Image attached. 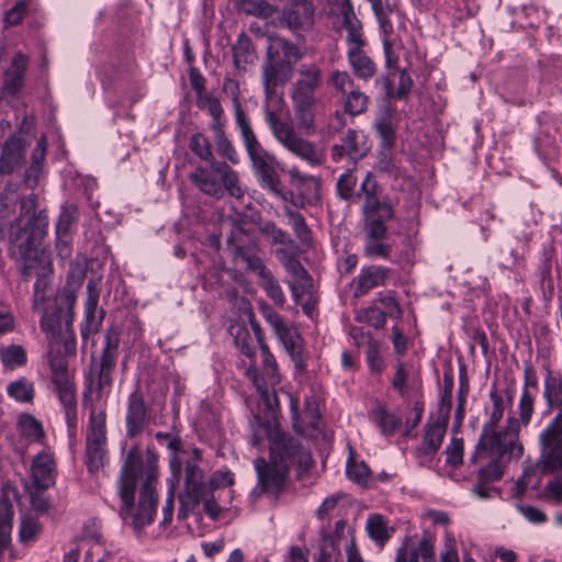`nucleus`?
Here are the masks:
<instances>
[{
	"instance_id": "a18cd8bd",
	"label": "nucleus",
	"mask_w": 562,
	"mask_h": 562,
	"mask_svg": "<svg viewBox=\"0 0 562 562\" xmlns=\"http://www.w3.org/2000/svg\"><path fill=\"white\" fill-rule=\"evenodd\" d=\"M285 215L289 220V225L292 227L295 236L302 244H310L312 237H311V231L305 222L304 216L292 209L285 210Z\"/></svg>"
},
{
	"instance_id": "e2e57ef3",
	"label": "nucleus",
	"mask_w": 562,
	"mask_h": 562,
	"mask_svg": "<svg viewBox=\"0 0 562 562\" xmlns=\"http://www.w3.org/2000/svg\"><path fill=\"white\" fill-rule=\"evenodd\" d=\"M262 359V370L271 383L279 382L278 363L274 356L270 352L268 346L260 348Z\"/></svg>"
},
{
	"instance_id": "bf43d9fd",
	"label": "nucleus",
	"mask_w": 562,
	"mask_h": 562,
	"mask_svg": "<svg viewBox=\"0 0 562 562\" xmlns=\"http://www.w3.org/2000/svg\"><path fill=\"white\" fill-rule=\"evenodd\" d=\"M27 493L30 495V502L32 508L40 513L45 514L49 509V501L46 496V491L48 488L35 487V485H27Z\"/></svg>"
},
{
	"instance_id": "052dcab7",
	"label": "nucleus",
	"mask_w": 562,
	"mask_h": 562,
	"mask_svg": "<svg viewBox=\"0 0 562 562\" xmlns=\"http://www.w3.org/2000/svg\"><path fill=\"white\" fill-rule=\"evenodd\" d=\"M535 394L531 391H522L518 404L519 426H527L533 414Z\"/></svg>"
},
{
	"instance_id": "6ab92c4d",
	"label": "nucleus",
	"mask_w": 562,
	"mask_h": 562,
	"mask_svg": "<svg viewBox=\"0 0 562 562\" xmlns=\"http://www.w3.org/2000/svg\"><path fill=\"white\" fill-rule=\"evenodd\" d=\"M337 10L338 29H345L347 31L346 42L349 46L348 49L363 47L366 45V41L362 34V25L356 16L351 1L341 0Z\"/></svg>"
},
{
	"instance_id": "774afa93",
	"label": "nucleus",
	"mask_w": 562,
	"mask_h": 562,
	"mask_svg": "<svg viewBox=\"0 0 562 562\" xmlns=\"http://www.w3.org/2000/svg\"><path fill=\"white\" fill-rule=\"evenodd\" d=\"M198 105L205 109L212 119H218L224 114L223 106L217 98L204 94L198 98Z\"/></svg>"
},
{
	"instance_id": "9b49d317",
	"label": "nucleus",
	"mask_w": 562,
	"mask_h": 562,
	"mask_svg": "<svg viewBox=\"0 0 562 562\" xmlns=\"http://www.w3.org/2000/svg\"><path fill=\"white\" fill-rule=\"evenodd\" d=\"M362 189L366 193V201L361 205V213L366 220V240L384 239L387 234L385 223L394 216V211L387 201L373 196L372 186L364 182Z\"/></svg>"
},
{
	"instance_id": "37998d69",
	"label": "nucleus",
	"mask_w": 562,
	"mask_h": 562,
	"mask_svg": "<svg viewBox=\"0 0 562 562\" xmlns=\"http://www.w3.org/2000/svg\"><path fill=\"white\" fill-rule=\"evenodd\" d=\"M327 85L341 98L357 87L353 78L345 70H333L328 76Z\"/></svg>"
},
{
	"instance_id": "4468645a",
	"label": "nucleus",
	"mask_w": 562,
	"mask_h": 562,
	"mask_svg": "<svg viewBox=\"0 0 562 562\" xmlns=\"http://www.w3.org/2000/svg\"><path fill=\"white\" fill-rule=\"evenodd\" d=\"M140 465L142 459L130 452L121 470L119 493L122 499V506L120 508V516L124 520H126L134 510L136 479Z\"/></svg>"
},
{
	"instance_id": "ea45409f",
	"label": "nucleus",
	"mask_w": 562,
	"mask_h": 562,
	"mask_svg": "<svg viewBox=\"0 0 562 562\" xmlns=\"http://www.w3.org/2000/svg\"><path fill=\"white\" fill-rule=\"evenodd\" d=\"M344 99V110L351 116L360 115L368 110L369 97L360 91L358 87L350 90Z\"/></svg>"
},
{
	"instance_id": "2f4dec72",
	"label": "nucleus",
	"mask_w": 562,
	"mask_h": 562,
	"mask_svg": "<svg viewBox=\"0 0 562 562\" xmlns=\"http://www.w3.org/2000/svg\"><path fill=\"white\" fill-rule=\"evenodd\" d=\"M234 65L239 70H245L246 66L252 64L257 58L254 44L246 33H240L232 47Z\"/></svg>"
},
{
	"instance_id": "f03ea898",
	"label": "nucleus",
	"mask_w": 562,
	"mask_h": 562,
	"mask_svg": "<svg viewBox=\"0 0 562 562\" xmlns=\"http://www.w3.org/2000/svg\"><path fill=\"white\" fill-rule=\"evenodd\" d=\"M490 400L492 402L490 417L484 423L475 450L469 459V464L479 465L472 491L481 498L490 497V484L503 477L510 459H518L524 453V447L518 441L517 418L509 417L505 429L496 430L505 411L503 396L496 387L491 390Z\"/></svg>"
},
{
	"instance_id": "58836bf2",
	"label": "nucleus",
	"mask_w": 562,
	"mask_h": 562,
	"mask_svg": "<svg viewBox=\"0 0 562 562\" xmlns=\"http://www.w3.org/2000/svg\"><path fill=\"white\" fill-rule=\"evenodd\" d=\"M0 360L3 368L14 370L27 362V355L21 345H10L0 350Z\"/></svg>"
},
{
	"instance_id": "9d476101",
	"label": "nucleus",
	"mask_w": 562,
	"mask_h": 562,
	"mask_svg": "<svg viewBox=\"0 0 562 562\" xmlns=\"http://www.w3.org/2000/svg\"><path fill=\"white\" fill-rule=\"evenodd\" d=\"M270 459L290 470L292 465L301 471L308 470L312 457L302 442L294 436L274 429L269 435Z\"/></svg>"
},
{
	"instance_id": "6e6d98bb",
	"label": "nucleus",
	"mask_w": 562,
	"mask_h": 562,
	"mask_svg": "<svg viewBox=\"0 0 562 562\" xmlns=\"http://www.w3.org/2000/svg\"><path fill=\"white\" fill-rule=\"evenodd\" d=\"M236 258H239L243 262H245L247 270L255 273L259 280L271 272L266 267L261 258L247 251H243L240 248H237Z\"/></svg>"
},
{
	"instance_id": "473e14b6",
	"label": "nucleus",
	"mask_w": 562,
	"mask_h": 562,
	"mask_svg": "<svg viewBox=\"0 0 562 562\" xmlns=\"http://www.w3.org/2000/svg\"><path fill=\"white\" fill-rule=\"evenodd\" d=\"M13 505L7 495L0 497V557L11 542Z\"/></svg>"
},
{
	"instance_id": "09e8293b",
	"label": "nucleus",
	"mask_w": 562,
	"mask_h": 562,
	"mask_svg": "<svg viewBox=\"0 0 562 562\" xmlns=\"http://www.w3.org/2000/svg\"><path fill=\"white\" fill-rule=\"evenodd\" d=\"M189 148L195 156H198L200 159L204 161L212 162L213 160H215L210 140L202 133H194L190 137Z\"/></svg>"
},
{
	"instance_id": "20e7f679",
	"label": "nucleus",
	"mask_w": 562,
	"mask_h": 562,
	"mask_svg": "<svg viewBox=\"0 0 562 562\" xmlns=\"http://www.w3.org/2000/svg\"><path fill=\"white\" fill-rule=\"evenodd\" d=\"M323 85V72L316 64H302L292 83L290 98L297 128L307 135L315 131L316 92Z\"/></svg>"
},
{
	"instance_id": "7c9ffc66",
	"label": "nucleus",
	"mask_w": 562,
	"mask_h": 562,
	"mask_svg": "<svg viewBox=\"0 0 562 562\" xmlns=\"http://www.w3.org/2000/svg\"><path fill=\"white\" fill-rule=\"evenodd\" d=\"M366 529L371 540L383 548L391 539L395 529L389 527L386 519L381 514H372L368 517Z\"/></svg>"
},
{
	"instance_id": "0eeeda50",
	"label": "nucleus",
	"mask_w": 562,
	"mask_h": 562,
	"mask_svg": "<svg viewBox=\"0 0 562 562\" xmlns=\"http://www.w3.org/2000/svg\"><path fill=\"white\" fill-rule=\"evenodd\" d=\"M189 179L201 192L217 200L225 192L236 200L245 195L237 172L224 161L213 160L209 167H196Z\"/></svg>"
},
{
	"instance_id": "3c124183",
	"label": "nucleus",
	"mask_w": 562,
	"mask_h": 562,
	"mask_svg": "<svg viewBox=\"0 0 562 562\" xmlns=\"http://www.w3.org/2000/svg\"><path fill=\"white\" fill-rule=\"evenodd\" d=\"M259 285L265 290L268 297L272 300L276 305L282 306L285 303L284 293L272 272L260 279Z\"/></svg>"
},
{
	"instance_id": "7ed1b4c3",
	"label": "nucleus",
	"mask_w": 562,
	"mask_h": 562,
	"mask_svg": "<svg viewBox=\"0 0 562 562\" xmlns=\"http://www.w3.org/2000/svg\"><path fill=\"white\" fill-rule=\"evenodd\" d=\"M36 200L35 194L21 200V214L10 233V254L24 281L53 274L52 258L42 248L47 234L48 216L45 211L36 212Z\"/></svg>"
},
{
	"instance_id": "412c9836",
	"label": "nucleus",
	"mask_w": 562,
	"mask_h": 562,
	"mask_svg": "<svg viewBox=\"0 0 562 562\" xmlns=\"http://www.w3.org/2000/svg\"><path fill=\"white\" fill-rule=\"evenodd\" d=\"M79 209L74 203H65L56 223V240L59 252L69 254L71 236L76 231L79 221Z\"/></svg>"
},
{
	"instance_id": "c03bdc74",
	"label": "nucleus",
	"mask_w": 562,
	"mask_h": 562,
	"mask_svg": "<svg viewBox=\"0 0 562 562\" xmlns=\"http://www.w3.org/2000/svg\"><path fill=\"white\" fill-rule=\"evenodd\" d=\"M374 418L384 436L394 435L402 425V419L395 414L387 412L384 406H379L374 411Z\"/></svg>"
},
{
	"instance_id": "69168bd1",
	"label": "nucleus",
	"mask_w": 562,
	"mask_h": 562,
	"mask_svg": "<svg viewBox=\"0 0 562 562\" xmlns=\"http://www.w3.org/2000/svg\"><path fill=\"white\" fill-rule=\"evenodd\" d=\"M52 281V276L37 278L33 291V308L40 310L47 299V291Z\"/></svg>"
},
{
	"instance_id": "680f3d73",
	"label": "nucleus",
	"mask_w": 562,
	"mask_h": 562,
	"mask_svg": "<svg viewBox=\"0 0 562 562\" xmlns=\"http://www.w3.org/2000/svg\"><path fill=\"white\" fill-rule=\"evenodd\" d=\"M383 239H367L363 247V255L369 258L386 259L391 255V246L383 243Z\"/></svg>"
},
{
	"instance_id": "f257e3e1",
	"label": "nucleus",
	"mask_w": 562,
	"mask_h": 562,
	"mask_svg": "<svg viewBox=\"0 0 562 562\" xmlns=\"http://www.w3.org/2000/svg\"><path fill=\"white\" fill-rule=\"evenodd\" d=\"M304 56L299 45L283 37L272 38L261 65L265 92L263 117L274 139L289 153L312 167L323 164V155L315 143L302 137L293 124L281 116L283 94L278 87L289 82L294 65Z\"/></svg>"
},
{
	"instance_id": "5fc2aeb1",
	"label": "nucleus",
	"mask_w": 562,
	"mask_h": 562,
	"mask_svg": "<svg viewBox=\"0 0 562 562\" xmlns=\"http://www.w3.org/2000/svg\"><path fill=\"white\" fill-rule=\"evenodd\" d=\"M464 443L462 438L452 437L445 449L446 463L453 469L463 463Z\"/></svg>"
},
{
	"instance_id": "4d7b16f0",
	"label": "nucleus",
	"mask_w": 562,
	"mask_h": 562,
	"mask_svg": "<svg viewBox=\"0 0 562 562\" xmlns=\"http://www.w3.org/2000/svg\"><path fill=\"white\" fill-rule=\"evenodd\" d=\"M182 442L181 439L177 436H172L167 441V448L171 451V456L169 459V467L172 474V481H176L177 483L180 481L181 471H182V463L178 456V452L181 450Z\"/></svg>"
},
{
	"instance_id": "49530a36",
	"label": "nucleus",
	"mask_w": 562,
	"mask_h": 562,
	"mask_svg": "<svg viewBox=\"0 0 562 562\" xmlns=\"http://www.w3.org/2000/svg\"><path fill=\"white\" fill-rule=\"evenodd\" d=\"M373 13L378 20L379 29L382 34H392L393 33V24L390 20V15L393 12L392 7L386 2L383 3L382 0H372L370 1Z\"/></svg>"
},
{
	"instance_id": "b1692460",
	"label": "nucleus",
	"mask_w": 562,
	"mask_h": 562,
	"mask_svg": "<svg viewBox=\"0 0 562 562\" xmlns=\"http://www.w3.org/2000/svg\"><path fill=\"white\" fill-rule=\"evenodd\" d=\"M391 270L382 266H367L361 268L360 273L353 279L351 288L353 297H361L372 289L385 285Z\"/></svg>"
},
{
	"instance_id": "0e129e2a",
	"label": "nucleus",
	"mask_w": 562,
	"mask_h": 562,
	"mask_svg": "<svg viewBox=\"0 0 562 562\" xmlns=\"http://www.w3.org/2000/svg\"><path fill=\"white\" fill-rule=\"evenodd\" d=\"M277 337L290 357H294L295 355L297 356V353L302 352V347L300 345L301 337L295 330L289 327Z\"/></svg>"
},
{
	"instance_id": "a878e982",
	"label": "nucleus",
	"mask_w": 562,
	"mask_h": 562,
	"mask_svg": "<svg viewBox=\"0 0 562 562\" xmlns=\"http://www.w3.org/2000/svg\"><path fill=\"white\" fill-rule=\"evenodd\" d=\"M32 481L30 485L49 488L56 481V462L48 452H40L33 458L31 465Z\"/></svg>"
},
{
	"instance_id": "4be33fe9",
	"label": "nucleus",
	"mask_w": 562,
	"mask_h": 562,
	"mask_svg": "<svg viewBox=\"0 0 562 562\" xmlns=\"http://www.w3.org/2000/svg\"><path fill=\"white\" fill-rule=\"evenodd\" d=\"M100 290L93 280L87 284V299L85 303V321L80 325L82 339L87 340L91 335L97 334L101 327L104 317V311L100 310V316L97 317Z\"/></svg>"
},
{
	"instance_id": "ddd939ff",
	"label": "nucleus",
	"mask_w": 562,
	"mask_h": 562,
	"mask_svg": "<svg viewBox=\"0 0 562 562\" xmlns=\"http://www.w3.org/2000/svg\"><path fill=\"white\" fill-rule=\"evenodd\" d=\"M543 397L549 408H557L559 412L549 426L542 431L550 436L553 442L562 438V378L553 375L551 370H547V376L543 383Z\"/></svg>"
},
{
	"instance_id": "393cba45",
	"label": "nucleus",
	"mask_w": 562,
	"mask_h": 562,
	"mask_svg": "<svg viewBox=\"0 0 562 562\" xmlns=\"http://www.w3.org/2000/svg\"><path fill=\"white\" fill-rule=\"evenodd\" d=\"M449 422L437 418L425 425V434L420 445L416 449L418 458L432 459L437 451L440 449Z\"/></svg>"
},
{
	"instance_id": "a211bd4d",
	"label": "nucleus",
	"mask_w": 562,
	"mask_h": 562,
	"mask_svg": "<svg viewBox=\"0 0 562 562\" xmlns=\"http://www.w3.org/2000/svg\"><path fill=\"white\" fill-rule=\"evenodd\" d=\"M369 150L370 147L367 144L366 136L357 130L349 128L341 137L340 143L333 145L331 158L335 161H339L347 157L349 161L356 164L361 160Z\"/></svg>"
},
{
	"instance_id": "f3484780",
	"label": "nucleus",
	"mask_w": 562,
	"mask_h": 562,
	"mask_svg": "<svg viewBox=\"0 0 562 562\" xmlns=\"http://www.w3.org/2000/svg\"><path fill=\"white\" fill-rule=\"evenodd\" d=\"M157 502L156 477L148 474L140 488L137 510L136 513L132 512L128 516L132 518V525L135 529L142 530L154 521Z\"/></svg>"
},
{
	"instance_id": "c9c22d12",
	"label": "nucleus",
	"mask_w": 562,
	"mask_h": 562,
	"mask_svg": "<svg viewBox=\"0 0 562 562\" xmlns=\"http://www.w3.org/2000/svg\"><path fill=\"white\" fill-rule=\"evenodd\" d=\"M26 66L27 57L22 53H16L13 57L11 68L7 74L5 88L9 92L15 93L22 87Z\"/></svg>"
},
{
	"instance_id": "dca6fc26",
	"label": "nucleus",
	"mask_w": 562,
	"mask_h": 562,
	"mask_svg": "<svg viewBox=\"0 0 562 562\" xmlns=\"http://www.w3.org/2000/svg\"><path fill=\"white\" fill-rule=\"evenodd\" d=\"M254 467L261 492L273 495L279 494L288 480L289 470L286 465H281L271 459L267 461L263 458H257L254 461Z\"/></svg>"
},
{
	"instance_id": "f704fd0d",
	"label": "nucleus",
	"mask_w": 562,
	"mask_h": 562,
	"mask_svg": "<svg viewBox=\"0 0 562 562\" xmlns=\"http://www.w3.org/2000/svg\"><path fill=\"white\" fill-rule=\"evenodd\" d=\"M392 386L397 391L401 397H405L407 395L408 389L416 391L422 390L423 382L419 375L411 379L409 372L407 371L405 364L398 363L392 379Z\"/></svg>"
},
{
	"instance_id": "603ef678",
	"label": "nucleus",
	"mask_w": 562,
	"mask_h": 562,
	"mask_svg": "<svg viewBox=\"0 0 562 562\" xmlns=\"http://www.w3.org/2000/svg\"><path fill=\"white\" fill-rule=\"evenodd\" d=\"M383 82L387 95L398 100L405 99L413 87V80L405 69L400 71L398 86L394 92H392V82L389 78H384Z\"/></svg>"
},
{
	"instance_id": "6e6552de",
	"label": "nucleus",
	"mask_w": 562,
	"mask_h": 562,
	"mask_svg": "<svg viewBox=\"0 0 562 562\" xmlns=\"http://www.w3.org/2000/svg\"><path fill=\"white\" fill-rule=\"evenodd\" d=\"M541 456L536 463H529L524 467L521 476L516 482V488L519 494H524L528 488L538 490L541 485L542 476L553 473L562 468V438L553 442L550 436L540 434Z\"/></svg>"
},
{
	"instance_id": "e433bc0d",
	"label": "nucleus",
	"mask_w": 562,
	"mask_h": 562,
	"mask_svg": "<svg viewBox=\"0 0 562 562\" xmlns=\"http://www.w3.org/2000/svg\"><path fill=\"white\" fill-rule=\"evenodd\" d=\"M87 437H106V411L103 405L89 407Z\"/></svg>"
},
{
	"instance_id": "39448f33",
	"label": "nucleus",
	"mask_w": 562,
	"mask_h": 562,
	"mask_svg": "<svg viewBox=\"0 0 562 562\" xmlns=\"http://www.w3.org/2000/svg\"><path fill=\"white\" fill-rule=\"evenodd\" d=\"M76 294L72 291H60L47 306L37 310L42 312L40 326L45 333L50 346L63 344L66 351L75 348L74 307Z\"/></svg>"
},
{
	"instance_id": "f8f14e48",
	"label": "nucleus",
	"mask_w": 562,
	"mask_h": 562,
	"mask_svg": "<svg viewBox=\"0 0 562 562\" xmlns=\"http://www.w3.org/2000/svg\"><path fill=\"white\" fill-rule=\"evenodd\" d=\"M121 342V331L117 327L111 326L104 335V345L101 351L100 360L95 363L94 372L97 374L98 389L103 390L112 385V374L116 367L119 358V347Z\"/></svg>"
},
{
	"instance_id": "aec40b11",
	"label": "nucleus",
	"mask_w": 562,
	"mask_h": 562,
	"mask_svg": "<svg viewBox=\"0 0 562 562\" xmlns=\"http://www.w3.org/2000/svg\"><path fill=\"white\" fill-rule=\"evenodd\" d=\"M364 182L369 186H372V192L373 196H378V183L374 180L371 172H368L362 180L359 189H357L358 186V179L357 177L351 172L347 171L339 176L337 183H336V192L337 195L351 204L359 203L362 200V203L366 201V193L362 189L364 186Z\"/></svg>"
},
{
	"instance_id": "c85d7f7f",
	"label": "nucleus",
	"mask_w": 562,
	"mask_h": 562,
	"mask_svg": "<svg viewBox=\"0 0 562 562\" xmlns=\"http://www.w3.org/2000/svg\"><path fill=\"white\" fill-rule=\"evenodd\" d=\"M348 63L352 69L353 75L368 81L373 78L376 74L375 63L366 54L363 47L356 49H348L347 52Z\"/></svg>"
},
{
	"instance_id": "1a4fd4ad",
	"label": "nucleus",
	"mask_w": 562,
	"mask_h": 562,
	"mask_svg": "<svg viewBox=\"0 0 562 562\" xmlns=\"http://www.w3.org/2000/svg\"><path fill=\"white\" fill-rule=\"evenodd\" d=\"M49 367L52 382L64 407L65 420L69 437H76L78 427V413L75 384L70 379L66 359L59 353L49 351Z\"/></svg>"
},
{
	"instance_id": "79ce46f5",
	"label": "nucleus",
	"mask_w": 562,
	"mask_h": 562,
	"mask_svg": "<svg viewBox=\"0 0 562 562\" xmlns=\"http://www.w3.org/2000/svg\"><path fill=\"white\" fill-rule=\"evenodd\" d=\"M7 393L16 402L31 403L34 398L35 391L33 383L26 378H20L7 386Z\"/></svg>"
},
{
	"instance_id": "bb28decb",
	"label": "nucleus",
	"mask_w": 562,
	"mask_h": 562,
	"mask_svg": "<svg viewBox=\"0 0 562 562\" xmlns=\"http://www.w3.org/2000/svg\"><path fill=\"white\" fill-rule=\"evenodd\" d=\"M25 157V142L21 137H9L0 156V175H10L21 166Z\"/></svg>"
},
{
	"instance_id": "338daca9",
	"label": "nucleus",
	"mask_w": 562,
	"mask_h": 562,
	"mask_svg": "<svg viewBox=\"0 0 562 562\" xmlns=\"http://www.w3.org/2000/svg\"><path fill=\"white\" fill-rule=\"evenodd\" d=\"M247 375L252 381L257 390L261 394V398L267 403V405L271 406V401L277 402V395L274 393H270L266 386L265 380L259 375L258 369L256 367H249L247 370Z\"/></svg>"
},
{
	"instance_id": "8fccbe9b",
	"label": "nucleus",
	"mask_w": 562,
	"mask_h": 562,
	"mask_svg": "<svg viewBox=\"0 0 562 562\" xmlns=\"http://www.w3.org/2000/svg\"><path fill=\"white\" fill-rule=\"evenodd\" d=\"M238 9L248 15L268 18L272 14V7L266 0H236Z\"/></svg>"
},
{
	"instance_id": "de8ad7c7",
	"label": "nucleus",
	"mask_w": 562,
	"mask_h": 562,
	"mask_svg": "<svg viewBox=\"0 0 562 562\" xmlns=\"http://www.w3.org/2000/svg\"><path fill=\"white\" fill-rule=\"evenodd\" d=\"M349 480L359 485L367 486L370 481V469L364 461L357 462L352 456L349 457L346 465Z\"/></svg>"
},
{
	"instance_id": "423d86ee",
	"label": "nucleus",
	"mask_w": 562,
	"mask_h": 562,
	"mask_svg": "<svg viewBox=\"0 0 562 562\" xmlns=\"http://www.w3.org/2000/svg\"><path fill=\"white\" fill-rule=\"evenodd\" d=\"M234 112L243 144L251 160L255 176L260 186L276 194H281V190L279 189L280 179L272 165L273 157L259 143L251 128L250 121L237 98L234 99Z\"/></svg>"
},
{
	"instance_id": "a19ab883",
	"label": "nucleus",
	"mask_w": 562,
	"mask_h": 562,
	"mask_svg": "<svg viewBox=\"0 0 562 562\" xmlns=\"http://www.w3.org/2000/svg\"><path fill=\"white\" fill-rule=\"evenodd\" d=\"M284 269L294 279V282H289V286L294 300L297 302L301 295L300 286L303 288L308 282V273L297 258L288 262Z\"/></svg>"
},
{
	"instance_id": "c756f323",
	"label": "nucleus",
	"mask_w": 562,
	"mask_h": 562,
	"mask_svg": "<svg viewBox=\"0 0 562 562\" xmlns=\"http://www.w3.org/2000/svg\"><path fill=\"white\" fill-rule=\"evenodd\" d=\"M313 0H293L292 9L284 13L283 22L292 31L312 21L314 15Z\"/></svg>"
},
{
	"instance_id": "72a5a7b5",
	"label": "nucleus",
	"mask_w": 562,
	"mask_h": 562,
	"mask_svg": "<svg viewBox=\"0 0 562 562\" xmlns=\"http://www.w3.org/2000/svg\"><path fill=\"white\" fill-rule=\"evenodd\" d=\"M106 437L86 438V463L89 471H97L103 465L105 458Z\"/></svg>"
},
{
	"instance_id": "cd10ccee",
	"label": "nucleus",
	"mask_w": 562,
	"mask_h": 562,
	"mask_svg": "<svg viewBox=\"0 0 562 562\" xmlns=\"http://www.w3.org/2000/svg\"><path fill=\"white\" fill-rule=\"evenodd\" d=\"M373 128L380 138V146L384 150L392 149L396 142L397 126L390 106H383L376 112Z\"/></svg>"
},
{
	"instance_id": "13d9d810",
	"label": "nucleus",
	"mask_w": 562,
	"mask_h": 562,
	"mask_svg": "<svg viewBox=\"0 0 562 562\" xmlns=\"http://www.w3.org/2000/svg\"><path fill=\"white\" fill-rule=\"evenodd\" d=\"M232 329L236 330L235 333H232L234 335L236 347L243 355L248 358H252L256 353V350L255 346L252 345V337L249 330L244 326H237L236 328L233 327Z\"/></svg>"
},
{
	"instance_id": "864d4df0",
	"label": "nucleus",
	"mask_w": 562,
	"mask_h": 562,
	"mask_svg": "<svg viewBox=\"0 0 562 562\" xmlns=\"http://www.w3.org/2000/svg\"><path fill=\"white\" fill-rule=\"evenodd\" d=\"M19 427L23 436L40 440L44 437L42 424L31 414L24 413L19 417Z\"/></svg>"
},
{
	"instance_id": "2eb2a0df",
	"label": "nucleus",
	"mask_w": 562,
	"mask_h": 562,
	"mask_svg": "<svg viewBox=\"0 0 562 562\" xmlns=\"http://www.w3.org/2000/svg\"><path fill=\"white\" fill-rule=\"evenodd\" d=\"M148 419L149 407L145 402L139 384H137L127 397L125 415L126 437L133 439L142 435L148 424Z\"/></svg>"
},
{
	"instance_id": "5701e85b",
	"label": "nucleus",
	"mask_w": 562,
	"mask_h": 562,
	"mask_svg": "<svg viewBox=\"0 0 562 562\" xmlns=\"http://www.w3.org/2000/svg\"><path fill=\"white\" fill-rule=\"evenodd\" d=\"M205 495H207V490L204 483L203 470L198 465L194 459L189 460L184 467V492L182 502L195 506L204 499Z\"/></svg>"
},
{
	"instance_id": "4c0bfd02",
	"label": "nucleus",
	"mask_w": 562,
	"mask_h": 562,
	"mask_svg": "<svg viewBox=\"0 0 562 562\" xmlns=\"http://www.w3.org/2000/svg\"><path fill=\"white\" fill-rule=\"evenodd\" d=\"M46 156V139L45 137H41L33 149L31 156V165L25 170V181L27 183L35 184L37 182L38 176L43 168V162Z\"/></svg>"
}]
</instances>
